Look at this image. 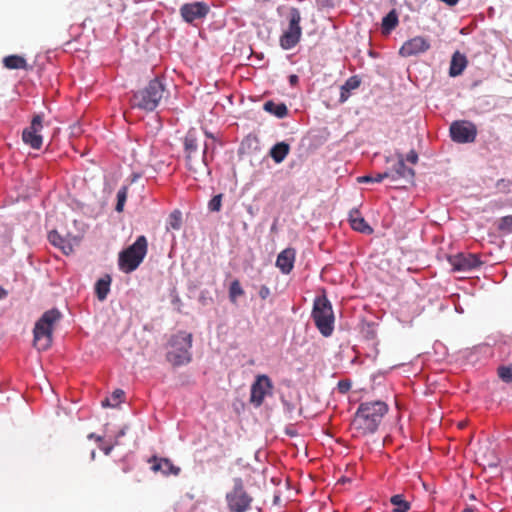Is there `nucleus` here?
<instances>
[{
  "instance_id": "1",
  "label": "nucleus",
  "mask_w": 512,
  "mask_h": 512,
  "mask_svg": "<svg viewBox=\"0 0 512 512\" xmlns=\"http://www.w3.org/2000/svg\"><path fill=\"white\" fill-rule=\"evenodd\" d=\"M388 410L387 403L381 400L362 402L351 422L353 436L360 437L374 434Z\"/></svg>"
},
{
  "instance_id": "2",
  "label": "nucleus",
  "mask_w": 512,
  "mask_h": 512,
  "mask_svg": "<svg viewBox=\"0 0 512 512\" xmlns=\"http://www.w3.org/2000/svg\"><path fill=\"white\" fill-rule=\"evenodd\" d=\"M169 350L166 354L167 361L173 367L187 365L192 360L190 349L192 347V334L179 331L174 334L169 342Z\"/></svg>"
},
{
  "instance_id": "3",
  "label": "nucleus",
  "mask_w": 512,
  "mask_h": 512,
  "mask_svg": "<svg viewBox=\"0 0 512 512\" xmlns=\"http://www.w3.org/2000/svg\"><path fill=\"white\" fill-rule=\"evenodd\" d=\"M61 318V313L57 309H51L43 313L36 322L33 329V344L39 351L47 350L52 344V333L54 325Z\"/></svg>"
},
{
  "instance_id": "4",
  "label": "nucleus",
  "mask_w": 512,
  "mask_h": 512,
  "mask_svg": "<svg viewBox=\"0 0 512 512\" xmlns=\"http://www.w3.org/2000/svg\"><path fill=\"white\" fill-rule=\"evenodd\" d=\"M163 94L164 85L156 78L151 80L145 88L134 92L130 103L133 108L151 112L157 108L163 98Z\"/></svg>"
},
{
  "instance_id": "5",
  "label": "nucleus",
  "mask_w": 512,
  "mask_h": 512,
  "mask_svg": "<svg viewBox=\"0 0 512 512\" xmlns=\"http://www.w3.org/2000/svg\"><path fill=\"white\" fill-rule=\"evenodd\" d=\"M148 251V242L144 235L137 237L136 241L119 253V269L124 273L135 271L144 260Z\"/></svg>"
},
{
  "instance_id": "6",
  "label": "nucleus",
  "mask_w": 512,
  "mask_h": 512,
  "mask_svg": "<svg viewBox=\"0 0 512 512\" xmlns=\"http://www.w3.org/2000/svg\"><path fill=\"white\" fill-rule=\"evenodd\" d=\"M311 316L321 335L330 337L334 331L335 317L332 305L325 295L315 298Z\"/></svg>"
},
{
  "instance_id": "7",
  "label": "nucleus",
  "mask_w": 512,
  "mask_h": 512,
  "mask_svg": "<svg viewBox=\"0 0 512 512\" xmlns=\"http://www.w3.org/2000/svg\"><path fill=\"white\" fill-rule=\"evenodd\" d=\"M232 488L226 493L225 500L230 512H247L251 510L253 497L248 493L241 477L232 479Z\"/></svg>"
},
{
  "instance_id": "8",
  "label": "nucleus",
  "mask_w": 512,
  "mask_h": 512,
  "mask_svg": "<svg viewBox=\"0 0 512 512\" xmlns=\"http://www.w3.org/2000/svg\"><path fill=\"white\" fill-rule=\"evenodd\" d=\"M288 18V28L280 37V46L285 50L295 47L300 41L302 35L300 11L295 7L290 8Z\"/></svg>"
},
{
  "instance_id": "9",
  "label": "nucleus",
  "mask_w": 512,
  "mask_h": 512,
  "mask_svg": "<svg viewBox=\"0 0 512 512\" xmlns=\"http://www.w3.org/2000/svg\"><path fill=\"white\" fill-rule=\"evenodd\" d=\"M449 132L451 139L456 143H472L477 136V127L471 121L457 120L452 122Z\"/></svg>"
},
{
  "instance_id": "10",
  "label": "nucleus",
  "mask_w": 512,
  "mask_h": 512,
  "mask_svg": "<svg viewBox=\"0 0 512 512\" xmlns=\"http://www.w3.org/2000/svg\"><path fill=\"white\" fill-rule=\"evenodd\" d=\"M273 384L271 379L265 375H258L251 385L250 402L255 407H260L267 395L272 393Z\"/></svg>"
},
{
  "instance_id": "11",
  "label": "nucleus",
  "mask_w": 512,
  "mask_h": 512,
  "mask_svg": "<svg viewBox=\"0 0 512 512\" xmlns=\"http://www.w3.org/2000/svg\"><path fill=\"white\" fill-rule=\"evenodd\" d=\"M43 129V115H35L30 123V126L25 128L22 132V140L25 144L33 149H40L43 143V138L40 132Z\"/></svg>"
},
{
  "instance_id": "12",
  "label": "nucleus",
  "mask_w": 512,
  "mask_h": 512,
  "mask_svg": "<svg viewBox=\"0 0 512 512\" xmlns=\"http://www.w3.org/2000/svg\"><path fill=\"white\" fill-rule=\"evenodd\" d=\"M210 8L204 2L186 3L180 8V15L187 23L203 19L209 13Z\"/></svg>"
},
{
  "instance_id": "13",
  "label": "nucleus",
  "mask_w": 512,
  "mask_h": 512,
  "mask_svg": "<svg viewBox=\"0 0 512 512\" xmlns=\"http://www.w3.org/2000/svg\"><path fill=\"white\" fill-rule=\"evenodd\" d=\"M430 47V42L426 38L415 36L403 43L399 49V54L402 57H411L428 51Z\"/></svg>"
},
{
  "instance_id": "14",
  "label": "nucleus",
  "mask_w": 512,
  "mask_h": 512,
  "mask_svg": "<svg viewBox=\"0 0 512 512\" xmlns=\"http://www.w3.org/2000/svg\"><path fill=\"white\" fill-rule=\"evenodd\" d=\"M475 455L478 464L484 468H497L500 463L495 448L489 443L480 444Z\"/></svg>"
},
{
  "instance_id": "15",
  "label": "nucleus",
  "mask_w": 512,
  "mask_h": 512,
  "mask_svg": "<svg viewBox=\"0 0 512 512\" xmlns=\"http://www.w3.org/2000/svg\"><path fill=\"white\" fill-rule=\"evenodd\" d=\"M449 263L453 267V270L467 272L479 267L481 261L475 254L459 253L449 257Z\"/></svg>"
},
{
  "instance_id": "16",
  "label": "nucleus",
  "mask_w": 512,
  "mask_h": 512,
  "mask_svg": "<svg viewBox=\"0 0 512 512\" xmlns=\"http://www.w3.org/2000/svg\"><path fill=\"white\" fill-rule=\"evenodd\" d=\"M295 259L296 250L288 247L278 254L275 265L281 273L287 275L293 270Z\"/></svg>"
},
{
  "instance_id": "17",
  "label": "nucleus",
  "mask_w": 512,
  "mask_h": 512,
  "mask_svg": "<svg viewBox=\"0 0 512 512\" xmlns=\"http://www.w3.org/2000/svg\"><path fill=\"white\" fill-rule=\"evenodd\" d=\"M392 180L398 178H404L408 181H412L415 176V171L405 165L404 156L401 153L397 154V163L394 166V173H390Z\"/></svg>"
},
{
  "instance_id": "18",
  "label": "nucleus",
  "mask_w": 512,
  "mask_h": 512,
  "mask_svg": "<svg viewBox=\"0 0 512 512\" xmlns=\"http://www.w3.org/2000/svg\"><path fill=\"white\" fill-rule=\"evenodd\" d=\"M349 222L351 227L361 233H372L373 229L367 224L365 219L361 216L358 210L353 209L349 213Z\"/></svg>"
},
{
  "instance_id": "19",
  "label": "nucleus",
  "mask_w": 512,
  "mask_h": 512,
  "mask_svg": "<svg viewBox=\"0 0 512 512\" xmlns=\"http://www.w3.org/2000/svg\"><path fill=\"white\" fill-rule=\"evenodd\" d=\"M184 148L186 152V160L187 165L190 170H194L191 160H192V153L197 151L198 144H197V137L195 135V132L193 130L188 131L184 138Z\"/></svg>"
},
{
  "instance_id": "20",
  "label": "nucleus",
  "mask_w": 512,
  "mask_h": 512,
  "mask_svg": "<svg viewBox=\"0 0 512 512\" xmlns=\"http://www.w3.org/2000/svg\"><path fill=\"white\" fill-rule=\"evenodd\" d=\"M467 66V59L465 55L461 54L460 52L456 51L451 59L450 62V68H449V75L451 77H456L462 74L464 69Z\"/></svg>"
},
{
  "instance_id": "21",
  "label": "nucleus",
  "mask_w": 512,
  "mask_h": 512,
  "mask_svg": "<svg viewBox=\"0 0 512 512\" xmlns=\"http://www.w3.org/2000/svg\"><path fill=\"white\" fill-rule=\"evenodd\" d=\"M155 463L152 466L153 471L155 472H162L164 475H178L180 472V468L174 466V464L167 458H161L159 460L154 457Z\"/></svg>"
},
{
  "instance_id": "22",
  "label": "nucleus",
  "mask_w": 512,
  "mask_h": 512,
  "mask_svg": "<svg viewBox=\"0 0 512 512\" xmlns=\"http://www.w3.org/2000/svg\"><path fill=\"white\" fill-rule=\"evenodd\" d=\"M360 84H361V79L357 75H354V76H351L350 78H348L346 80V82L340 88V90H341L340 91V99H339L340 102L344 103L345 101H347V99L350 96V92L352 90L359 88Z\"/></svg>"
},
{
  "instance_id": "23",
  "label": "nucleus",
  "mask_w": 512,
  "mask_h": 512,
  "mask_svg": "<svg viewBox=\"0 0 512 512\" xmlns=\"http://www.w3.org/2000/svg\"><path fill=\"white\" fill-rule=\"evenodd\" d=\"M290 152V146L286 142H279L270 149V156L275 163H281Z\"/></svg>"
},
{
  "instance_id": "24",
  "label": "nucleus",
  "mask_w": 512,
  "mask_h": 512,
  "mask_svg": "<svg viewBox=\"0 0 512 512\" xmlns=\"http://www.w3.org/2000/svg\"><path fill=\"white\" fill-rule=\"evenodd\" d=\"M263 108L266 112L278 118H284L288 115V108L284 103H275L270 100L264 103Z\"/></svg>"
},
{
  "instance_id": "25",
  "label": "nucleus",
  "mask_w": 512,
  "mask_h": 512,
  "mask_svg": "<svg viewBox=\"0 0 512 512\" xmlns=\"http://www.w3.org/2000/svg\"><path fill=\"white\" fill-rule=\"evenodd\" d=\"M3 65L7 69H27V61L24 57L19 55H9L4 57Z\"/></svg>"
},
{
  "instance_id": "26",
  "label": "nucleus",
  "mask_w": 512,
  "mask_h": 512,
  "mask_svg": "<svg viewBox=\"0 0 512 512\" xmlns=\"http://www.w3.org/2000/svg\"><path fill=\"white\" fill-rule=\"evenodd\" d=\"M48 239L52 245L60 248L65 254L72 251V246L56 230L49 232Z\"/></svg>"
},
{
  "instance_id": "27",
  "label": "nucleus",
  "mask_w": 512,
  "mask_h": 512,
  "mask_svg": "<svg viewBox=\"0 0 512 512\" xmlns=\"http://www.w3.org/2000/svg\"><path fill=\"white\" fill-rule=\"evenodd\" d=\"M110 283H111V278L109 275H106L105 277L100 278L96 282L95 291H96L97 298L100 301H103L106 299V297L110 291Z\"/></svg>"
},
{
  "instance_id": "28",
  "label": "nucleus",
  "mask_w": 512,
  "mask_h": 512,
  "mask_svg": "<svg viewBox=\"0 0 512 512\" xmlns=\"http://www.w3.org/2000/svg\"><path fill=\"white\" fill-rule=\"evenodd\" d=\"M390 502L394 506L393 512H408L410 510V503L402 494L393 495Z\"/></svg>"
},
{
  "instance_id": "29",
  "label": "nucleus",
  "mask_w": 512,
  "mask_h": 512,
  "mask_svg": "<svg viewBox=\"0 0 512 512\" xmlns=\"http://www.w3.org/2000/svg\"><path fill=\"white\" fill-rule=\"evenodd\" d=\"M398 16L395 10H391L383 19H382V29L383 31L389 33L398 25Z\"/></svg>"
},
{
  "instance_id": "30",
  "label": "nucleus",
  "mask_w": 512,
  "mask_h": 512,
  "mask_svg": "<svg viewBox=\"0 0 512 512\" xmlns=\"http://www.w3.org/2000/svg\"><path fill=\"white\" fill-rule=\"evenodd\" d=\"M244 290L241 286V283L238 279H235L231 282L229 287V300L231 303L236 304L238 297L244 295Z\"/></svg>"
},
{
  "instance_id": "31",
  "label": "nucleus",
  "mask_w": 512,
  "mask_h": 512,
  "mask_svg": "<svg viewBox=\"0 0 512 512\" xmlns=\"http://www.w3.org/2000/svg\"><path fill=\"white\" fill-rule=\"evenodd\" d=\"M390 172L376 173L375 175H365L357 178L358 183H380L384 179L389 178Z\"/></svg>"
},
{
  "instance_id": "32",
  "label": "nucleus",
  "mask_w": 512,
  "mask_h": 512,
  "mask_svg": "<svg viewBox=\"0 0 512 512\" xmlns=\"http://www.w3.org/2000/svg\"><path fill=\"white\" fill-rule=\"evenodd\" d=\"M123 396L124 391L121 389H116L109 398H106L102 401V406L116 407L121 402Z\"/></svg>"
},
{
  "instance_id": "33",
  "label": "nucleus",
  "mask_w": 512,
  "mask_h": 512,
  "mask_svg": "<svg viewBox=\"0 0 512 512\" xmlns=\"http://www.w3.org/2000/svg\"><path fill=\"white\" fill-rule=\"evenodd\" d=\"M127 195H128V187L122 186L117 192V203L115 206V210L117 212L123 211L125 202L127 200Z\"/></svg>"
},
{
  "instance_id": "34",
  "label": "nucleus",
  "mask_w": 512,
  "mask_h": 512,
  "mask_svg": "<svg viewBox=\"0 0 512 512\" xmlns=\"http://www.w3.org/2000/svg\"><path fill=\"white\" fill-rule=\"evenodd\" d=\"M498 230L504 233H512V215L500 218L498 222Z\"/></svg>"
},
{
  "instance_id": "35",
  "label": "nucleus",
  "mask_w": 512,
  "mask_h": 512,
  "mask_svg": "<svg viewBox=\"0 0 512 512\" xmlns=\"http://www.w3.org/2000/svg\"><path fill=\"white\" fill-rule=\"evenodd\" d=\"M498 376L505 383L512 382V365L500 366L498 368Z\"/></svg>"
},
{
  "instance_id": "36",
  "label": "nucleus",
  "mask_w": 512,
  "mask_h": 512,
  "mask_svg": "<svg viewBox=\"0 0 512 512\" xmlns=\"http://www.w3.org/2000/svg\"><path fill=\"white\" fill-rule=\"evenodd\" d=\"M499 192L508 194L512 192V181L508 179H500L496 183Z\"/></svg>"
},
{
  "instance_id": "37",
  "label": "nucleus",
  "mask_w": 512,
  "mask_h": 512,
  "mask_svg": "<svg viewBox=\"0 0 512 512\" xmlns=\"http://www.w3.org/2000/svg\"><path fill=\"white\" fill-rule=\"evenodd\" d=\"M169 227L173 230H179L181 227V213L174 211L169 217Z\"/></svg>"
},
{
  "instance_id": "38",
  "label": "nucleus",
  "mask_w": 512,
  "mask_h": 512,
  "mask_svg": "<svg viewBox=\"0 0 512 512\" xmlns=\"http://www.w3.org/2000/svg\"><path fill=\"white\" fill-rule=\"evenodd\" d=\"M222 206V194L215 195L208 203L210 211L218 212Z\"/></svg>"
},
{
  "instance_id": "39",
  "label": "nucleus",
  "mask_w": 512,
  "mask_h": 512,
  "mask_svg": "<svg viewBox=\"0 0 512 512\" xmlns=\"http://www.w3.org/2000/svg\"><path fill=\"white\" fill-rule=\"evenodd\" d=\"M337 389L340 393L346 394L351 389V382L349 380H340L337 384Z\"/></svg>"
},
{
  "instance_id": "40",
  "label": "nucleus",
  "mask_w": 512,
  "mask_h": 512,
  "mask_svg": "<svg viewBox=\"0 0 512 512\" xmlns=\"http://www.w3.org/2000/svg\"><path fill=\"white\" fill-rule=\"evenodd\" d=\"M406 161H408L411 164H417L418 162V154L415 150H410L407 154L406 158H404Z\"/></svg>"
},
{
  "instance_id": "41",
  "label": "nucleus",
  "mask_w": 512,
  "mask_h": 512,
  "mask_svg": "<svg viewBox=\"0 0 512 512\" xmlns=\"http://www.w3.org/2000/svg\"><path fill=\"white\" fill-rule=\"evenodd\" d=\"M270 295V289L263 285L259 289V296L261 299H266Z\"/></svg>"
},
{
  "instance_id": "42",
  "label": "nucleus",
  "mask_w": 512,
  "mask_h": 512,
  "mask_svg": "<svg viewBox=\"0 0 512 512\" xmlns=\"http://www.w3.org/2000/svg\"><path fill=\"white\" fill-rule=\"evenodd\" d=\"M298 76L295 75V74H292L289 76V83L292 85V86H295L297 83H298Z\"/></svg>"
},
{
  "instance_id": "43",
  "label": "nucleus",
  "mask_w": 512,
  "mask_h": 512,
  "mask_svg": "<svg viewBox=\"0 0 512 512\" xmlns=\"http://www.w3.org/2000/svg\"><path fill=\"white\" fill-rule=\"evenodd\" d=\"M207 153H208V144L205 145L203 155H202V161L205 165H207Z\"/></svg>"
},
{
  "instance_id": "44",
  "label": "nucleus",
  "mask_w": 512,
  "mask_h": 512,
  "mask_svg": "<svg viewBox=\"0 0 512 512\" xmlns=\"http://www.w3.org/2000/svg\"><path fill=\"white\" fill-rule=\"evenodd\" d=\"M88 438H89V439H95L96 441H101V440H102V437H101V436H98V435H96V434H94V433L89 434V435H88Z\"/></svg>"
},
{
  "instance_id": "45",
  "label": "nucleus",
  "mask_w": 512,
  "mask_h": 512,
  "mask_svg": "<svg viewBox=\"0 0 512 512\" xmlns=\"http://www.w3.org/2000/svg\"><path fill=\"white\" fill-rule=\"evenodd\" d=\"M7 292L0 286V299L6 297Z\"/></svg>"
},
{
  "instance_id": "46",
  "label": "nucleus",
  "mask_w": 512,
  "mask_h": 512,
  "mask_svg": "<svg viewBox=\"0 0 512 512\" xmlns=\"http://www.w3.org/2000/svg\"><path fill=\"white\" fill-rule=\"evenodd\" d=\"M461 512H474V509L472 507H470V506H467Z\"/></svg>"
},
{
  "instance_id": "47",
  "label": "nucleus",
  "mask_w": 512,
  "mask_h": 512,
  "mask_svg": "<svg viewBox=\"0 0 512 512\" xmlns=\"http://www.w3.org/2000/svg\"><path fill=\"white\" fill-rule=\"evenodd\" d=\"M111 450H112V447H111V446L106 447V448H104V449H103V451H104V453H105L106 455H108V454L111 452Z\"/></svg>"
},
{
  "instance_id": "48",
  "label": "nucleus",
  "mask_w": 512,
  "mask_h": 512,
  "mask_svg": "<svg viewBox=\"0 0 512 512\" xmlns=\"http://www.w3.org/2000/svg\"><path fill=\"white\" fill-rule=\"evenodd\" d=\"M206 135H207L208 137H211L212 139H214V138H213V136H212L209 132H206Z\"/></svg>"
}]
</instances>
